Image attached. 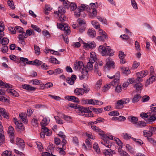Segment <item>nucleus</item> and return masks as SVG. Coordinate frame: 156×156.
I'll return each instance as SVG.
<instances>
[{"label":"nucleus","mask_w":156,"mask_h":156,"mask_svg":"<svg viewBox=\"0 0 156 156\" xmlns=\"http://www.w3.org/2000/svg\"><path fill=\"white\" fill-rule=\"evenodd\" d=\"M32 34H33V35H34L35 34L34 32L32 30H26V34H25V37H27L28 35L30 36Z\"/></svg>","instance_id":"obj_40"},{"label":"nucleus","mask_w":156,"mask_h":156,"mask_svg":"<svg viewBox=\"0 0 156 156\" xmlns=\"http://www.w3.org/2000/svg\"><path fill=\"white\" fill-rule=\"evenodd\" d=\"M12 155L11 151L8 150L4 151L2 154V156H11Z\"/></svg>","instance_id":"obj_37"},{"label":"nucleus","mask_w":156,"mask_h":156,"mask_svg":"<svg viewBox=\"0 0 156 156\" xmlns=\"http://www.w3.org/2000/svg\"><path fill=\"white\" fill-rule=\"evenodd\" d=\"M8 4L10 6V7L12 9H14L15 8V7L14 5L13 2L12 0H9L8 1Z\"/></svg>","instance_id":"obj_61"},{"label":"nucleus","mask_w":156,"mask_h":156,"mask_svg":"<svg viewBox=\"0 0 156 156\" xmlns=\"http://www.w3.org/2000/svg\"><path fill=\"white\" fill-rule=\"evenodd\" d=\"M143 132L144 136L145 137H147L151 136L153 134V133L152 131L151 130L150 128V130L148 131L147 132L146 130H144Z\"/></svg>","instance_id":"obj_27"},{"label":"nucleus","mask_w":156,"mask_h":156,"mask_svg":"<svg viewBox=\"0 0 156 156\" xmlns=\"http://www.w3.org/2000/svg\"><path fill=\"white\" fill-rule=\"evenodd\" d=\"M87 34L91 38L95 37L96 34V32L93 29H89L87 31Z\"/></svg>","instance_id":"obj_17"},{"label":"nucleus","mask_w":156,"mask_h":156,"mask_svg":"<svg viewBox=\"0 0 156 156\" xmlns=\"http://www.w3.org/2000/svg\"><path fill=\"white\" fill-rule=\"evenodd\" d=\"M141 97L139 94H137L135 95L132 99L133 102H136L138 101L140 98Z\"/></svg>","instance_id":"obj_46"},{"label":"nucleus","mask_w":156,"mask_h":156,"mask_svg":"<svg viewBox=\"0 0 156 156\" xmlns=\"http://www.w3.org/2000/svg\"><path fill=\"white\" fill-rule=\"evenodd\" d=\"M89 62L87 63V70H88L89 71L92 70L93 69V64L94 62H92V61L89 60Z\"/></svg>","instance_id":"obj_26"},{"label":"nucleus","mask_w":156,"mask_h":156,"mask_svg":"<svg viewBox=\"0 0 156 156\" xmlns=\"http://www.w3.org/2000/svg\"><path fill=\"white\" fill-rule=\"evenodd\" d=\"M16 144L19 148L23 150L25 147V142L24 140L20 138H16Z\"/></svg>","instance_id":"obj_5"},{"label":"nucleus","mask_w":156,"mask_h":156,"mask_svg":"<svg viewBox=\"0 0 156 156\" xmlns=\"http://www.w3.org/2000/svg\"><path fill=\"white\" fill-rule=\"evenodd\" d=\"M121 69L122 72L126 75H127L129 74L131 72L129 69H127V68L124 67H121Z\"/></svg>","instance_id":"obj_30"},{"label":"nucleus","mask_w":156,"mask_h":156,"mask_svg":"<svg viewBox=\"0 0 156 156\" xmlns=\"http://www.w3.org/2000/svg\"><path fill=\"white\" fill-rule=\"evenodd\" d=\"M48 51H49L52 54H54V55H60V53H59L58 51H54V50H52L48 49V50L46 49V51H45V52L46 53H48Z\"/></svg>","instance_id":"obj_42"},{"label":"nucleus","mask_w":156,"mask_h":156,"mask_svg":"<svg viewBox=\"0 0 156 156\" xmlns=\"http://www.w3.org/2000/svg\"><path fill=\"white\" fill-rule=\"evenodd\" d=\"M93 147L97 153H98L100 152V149L99 148L98 144L97 143H94L93 145Z\"/></svg>","instance_id":"obj_43"},{"label":"nucleus","mask_w":156,"mask_h":156,"mask_svg":"<svg viewBox=\"0 0 156 156\" xmlns=\"http://www.w3.org/2000/svg\"><path fill=\"white\" fill-rule=\"evenodd\" d=\"M143 85L140 83H136L134 86V87L139 92H140L142 89Z\"/></svg>","instance_id":"obj_24"},{"label":"nucleus","mask_w":156,"mask_h":156,"mask_svg":"<svg viewBox=\"0 0 156 156\" xmlns=\"http://www.w3.org/2000/svg\"><path fill=\"white\" fill-rule=\"evenodd\" d=\"M146 124L145 122L140 121L137 122L136 125V126L138 127L142 128L146 126Z\"/></svg>","instance_id":"obj_25"},{"label":"nucleus","mask_w":156,"mask_h":156,"mask_svg":"<svg viewBox=\"0 0 156 156\" xmlns=\"http://www.w3.org/2000/svg\"><path fill=\"white\" fill-rule=\"evenodd\" d=\"M151 110L147 112V114H151L152 115L156 114V104H152L151 106Z\"/></svg>","instance_id":"obj_13"},{"label":"nucleus","mask_w":156,"mask_h":156,"mask_svg":"<svg viewBox=\"0 0 156 156\" xmlns=\"http://www.w3.org/2000/svg\"><path fill=\"white\" fill-rule=\"evenodd\" d=\"M98 51L103 56H106L107 52V47H105L103 45H101L98 48Z\"/></svg>","instance_id":"obj_8"},{"label":"nucleus","mask_w":156,"mask_h":156,"mask_svg":"<svg viewBox=\"0 0 156 156\" xmlns=\"http://www.w3.org/2000/svg\"><path fill=\"white\" fill-rule=\"evenodd\" d=\"M88 70L85 67L83 68L81 73L79 74V76L80 79L82 80L83 79H87L88 76Z\"/></svg>","instance_id":"obj_3"},{"label":"nucleus","mask_w":156,"mask_h":156,"mask_svg":"<svg viewBox=\"0 0 156 156\" xmlns=\"http://www.w3.org/2000/svg\"><path fill=\"white\" fill-rule=\"evenodd\" d=\"M75 69H79L84 68L83 63L81 61H79L75 63L74 64Z\"/></svg>","instance_id":"obj_7"},{"label":"nucleus","mask_w":156,"mask_h":156,"mask_svg":"<svg viewBox=\"0 0 156 156\" xmlns=\"http://www.w3.org/2000/svg\"><path fill=\"white\" fill-rule=\"evenodd\" d=\"M147 139L150 143L156 146V141L153 138L151 137H147Z\"/></svg>","instance_id":"obj_55"},{"label":"nucleus","mask_w":156,"mask_h":156,"mask_svg":"<svg viewBox=\"0 0 156 156\" xmlns=\"http://www.w3.org/2000/svg\"><path fill=\"white\" fill-rule=\"evenodd\" d=\"M132 139L137 143L140 145H141L142 144H143V141L139 139H136L132 137Z\"/></svg>","instance_id":"obj_62"},{"label":"nucleus","mask_w":156,"mask_h":156,"mask_svg":"<svg viewBox=\"0 0 156 156\" xmlns=\"http://www.w3.org/2000/svg\"><path fill=\"white\" fill-rule=\"evenodd\" d=\"M99 134L102 137V139L104 140H109V139L115 140L116 138L113 136L112 135H109L108 136L106 135L104 133H99Z\"/></svg>","instance_id":"obj_9"},{"label":"nucleus","mask_w":156,"mask_h":156,"mask_svg":"<svg viewBox=\"0 0 156 156\" xmlns=\"http://www.w3.org/2000/svg\"><path fill=\"white\" fill-rule=\"evenodd\" d=\"M89 90V89L87 88L86 89H83L82 88H76L74 90V93L77 95H83L84 92L87 93Z\"/></svg>","instance_id":"obj_4"},{"label":"nucleus","mask_w":156,"mask_h":156,"mask_svg":"<svg viewBox=\"0 0 156 156\" xmlns=\"http://www.w3.org/2000/svg\"><path fill=\"white\" fill-rule=\"evenodd\" d=\"M130 122L136 124L137 122L138 121V118L134 116L130 117Z\"/></svg>","instance_id":"obj_47"},{"label":"nucleus","mask_w":156,"mask_h":156,"mask_svg":"<svg viewBox=\"0 0 156 156\" xmlns=\"http://www.w3.org/2000/svg\"><path fill=\"white\" fill-rule=\"evenodd\" d=\"M102 83V80L101 79H99L97 82L95 87L97 89H99L101 87Z\"/></svg>","instance_id":"obj_36"},{"label":"nucleus","mask_w":156,"mask_h":156,"mask_svg":"<svg viewBox=\"0 0 156 156\" xmlns=\"http://www.w3.org/2000/svg\"><path fill=\"white\" fill-rule=\"evenodd\" d=\"M101 142L103 144L108 148H110L112 146L111 144L110 143L109 140H105L103 139V140Z\"/></svg>","instance_id":"obj_22"},{"label":"nucleus","mask_w":156,"mask_h":156,"mask_svg":"<svg viewBox=\"0 0 156 156\" xmlns=\"http://www.w3.org/2000/svg\"><path fill=\"white\" fill-rule=\"evenodd\" d=\"M82 112H80L79 113V115H82L83 114H85L87 112H90V109L89 108H83Z\"/></svg>","instance_id":"obj_38"},{"label":"nucleus","mask_w":156,"mask_h":156,"mask_svg":"<svg viewBox=\"0 0 156 156\" xmlns=\"http://www.w3.org/2000/svg\"><path fill=\"white\" fill-rule=\"evenodd\" d=\"M14 131L13 128L11 126H9V127L8 133L9 134L10 141L12 143H14Z\"/></svg>","instance_id":"obj_2"},{"label":"nucleus","mask_w":156,"mask_h":156,"mask_svg":"<svg viewBox=\"0 0 156 156\" xmlns=\"http://www.w3.org/2000/svg\"><path fill=\"white\" fill-rule=\"evenodd\" d=\"M63 27V29L66 32V33H70V30L69 29V27L67 24H64V25Z\"/></svg>","instance_id":"obj_39"},{"label":"nucleus","mask_w":156,"mask_h":156,"mask_svg":"<svg viewBox=\"0 0 156 156\" xmlns=\"http://www.w3.org/2000/svg\"><path fill=\"white\" fill-rule=\"evenodd\" d=\"M54 118L56 120V121L57 123L60 124H62L63 123V121L59 118L58 116H55Z\"/></svg>","instance_id":"obj_44"},{"label":"nucleus","mask_w":156,"mask_h":156,"mask_svg":"<svg viewBox=\"0 0 156 156\" xmlns=\"http://www.w3.org/2000/svg\"><path fill=\"white\" fill-rule=\"evenodd\" d=\"M9 40L6 37H4L1 39V43L2 45H7L9 42Z\"/></svg>","instance_id":"obj_31"},{"label":"nucleus","mask_w":156,"mask_h":156,"mask_svg":"<svg viewBox=\"0 0 156 156\" xmlns=\"http://www.w3.org/2000/svg\"><path fill=\"white\" fill-rule=\"evenodd\" d=\"M114 54V52L112 49H111L109 46L107 47V52L106 56H112Z\"/></svg>","instance_id":"obj_33"},{"label":"nucleus","mask_w":156,"mask_h":156,"mask_svg":"<svg viewBox=\"0 0 156 156\" xmlns=\"http://www.w3.org/2000/svg\"><path fill=\"white\" fill-rule=\"evenodd\" d=\"M65 98L68 101L75 102H77L79 101V99L77 98L74 96H68Z\"/></svg>","instance_id":"obj_15"},{"label":"nucleus","mask_w":156,"mask_h":156,"mask_svg":"<svg viewBox=\"0 0 156 156\" xmlns=\"http://www.w3.org/2000/svg\"><path fill=\"white\" fill-rule=\"evenodd\" d=\"M77 22L79 23V26H86L85 22L84 20L79 19L77 20Z\"/></svg>","instance_id":"obj_45"},{"label":"nucleus","mask_w":156,"mask_h":156,"mask_svg":"<svg viewBox=\"0 0 156 156\" xmlns=\"http://www.w3.org/2000/svg\"><path fill=\"white\" fill-rule=\"evenodd\" d=\"M106 62V66L107 67L109 68L112 67L113 68H114L113 66L114 64V62L110 58H108L107 59Z\"/></svg>","instance_id":"obj_19"},{"label":"nucleus","mask_w":156,"mask_h":156,"mask_svg":"<svg viewBox=\"0 0 156 156\" xmlns=\"http://www.w3.org/2000/svg\"><path fill=\"white\" fill-rule=\"evenodd\" d=\"M90 8L88 5L82 4L80 6H79L78 8V11L82 12L83 10H86L87 11H89Z\"/></svg>","instance_id":"obj_10"},{"label":"nucleus","mask_w":156,"mask_h":156,"mask_svg":"<svg viewBox=\"0 0 156 156\" xmlns=\"http://www.w3.org/2000/svg\"><path fill=\"white\" fill-rule=\"evenodd\" d=\"M20 119L25 124H27L28 122L27 119V114L24 113H21L19 115Z\"/></svg>","instance_id":"obj_12"},{"label":"nucleus","mask_w":156,"mask_h":156,"mask_svg":"<svg viewBox=\"0 0 156 156\" xmlns=\"http://www.w3.org/2000/svg\"><path fill=\"white\" fill-rule=\"evenodd\" d=\"M22 87L24 89L29 91H34L35 90L36 88L33 87L32 86L26 84L22 85Z\"/></svg>","instance_id":"obj_11"},{"label":"nucleus","mask_w":156,"mask_h":156,"mask_svg":"<svg viewBox=\"0 0 156 156\" xmlns=\"http://www.w3.org/2000/svg\"><path fill=\"white\" fill-rule=\"evenodd\" d=\"M118 152L119 154L121 156H129L127 152L122 150L121 147L119 148Z\"/></svg>","instance_id":"obj_23"},{"label":"nucleus","mask_w":156,"mask_h":156,"mask_svg":"<svg viewBox=\"0 0 156 156\" xmlns=\"http://www.w3.org/2000/svg\"><path fill=\"white\" fill-rule=\"evenodd\" d=\"M34 48L35 53L38 55L40 53V49L39 47L35 44L34 45Z\"/></svg>","instance_id":"obj_60"},{"label":"nucleus","mask_w":156,"mask_h":156,"mask_svg":"<svg viewBox=\"0 0 156 156\" xmlns=\"http://www.w3.org/2000/svg\"><path fill=\"white\" fill-rule=\"evenodd\" d=\"M63 2V4L64 7V8L68 9L69 7V5L70 2L67 0H65Z\"/></svg>","instance_id":"obj_49"},{"label":"nucleus","mask_w":156,"mask_h":156,"mask_svg":"<svg viewBox=\"0 0 156 156\" xmlns=\"http://www.w3.org/2000/svg\"><path fill=\"white\" fill-rule=\"evenodd\" d=\"M129 99L125 98L119 100L115 105L116 108L120 109L123 108L124 106V104L129 102Z\"/></svg>","instance_id":"obj_1"},{"label":"nucleus","mask_w":156,"mask_h":156,"mask_svg":"<svg viewBox=\"0 0 156 156\" xmlns=\"http://www.w3.org/2000/svg\"><path fill=\"white\" fill-rule=\"evenodd\" d=\"M32 84L34 85H39L41 83V81L37 79L32 80H31Z\"/></svg>","instance_id":"obj_53"},{"label":"nucleus","mask_w":156,"mask_h":156,"mask_svg":"<svg viewBox=\"0 0 156 156\" xmlns=\"http://www.w3.org/2000/svg\"><path fill=\"white\" fill-rule=\"evenodd\" d=\"M148 114L149 116H151L149 117V120L151 121V122L154 121L156 120V116L155 115H152V113L151 114Z\"/></svg>","instance_id":"obj_59"},{"label":"nucleus","mask_w":156,"mask_h":156,"mask_svg":"<svg viewBox=\"0 0 156 156\" xmlns=\"http://www.w3.org/2000/svg\"><path fill=\"white\" fill-rule=\"evenodd\" d=\"M109 115L111 116H116L119 115V114L118 112L116 111H114L110 112Z\"/></svg>","instance_id":"obj_58"},{"label":"nucleus","mask_w":156,"mask_h":156,"mask_svg":"<svg viewBox=\"0 0 156 156\" xmlns=\"http://www.w3.org/2000/svg\"><path fill=\"white\" fill-rule=\"evenodd\" d=\"M50 61L52 63L55 64L59 63V61H58L56 58H51L49 59Z\"/></svg>","instance_id":"obj_48"},{"label":"nucleus","mask_w":156,"mask_h":156,"mask_svg":"<svg viewBox=\"0 0 156 156\" xmlns=\"http://www.w3.org/2000/svg\"><path fill=\"white\" fill-rule=\"evenodd\" d=\"M112 151L111 149L106 150L104 151V153L105 156H113L112 154L110 153Z\"/></svg>","instance_id":"obj_57"},{"label":"nucleus","mask_w":156,"mask_h":156,"mask_svg":"<svg viewBox=\"0 0 156 156\" xmlns=\"http://www.w3.org/2000/svg\"><path fill=\"white\" fill-rule=\"evenodd\" d=\"M115 140L116 141L117 144L119 146V147H121L122 148L123 145V143L119 139L116 138Z\"/></svg>","instance_id":"obj_54"},{"label":"nucleus","mask_w":156,"mask_h":156,"mask_svg":"<svg viewBox=\"0 0 156 156\" xmlns=\"http://www.w3.org/2000/svg\"><path fill=\"white\" fill-rule=\"evenodd\" d=\"M71 10L74 11L77 8V5L76 3L74 2H71L69 5Z\"/></svg>","instance_id":"obj_34"},{"label":"nucleus","mask_w":156,"mask_h":156,"mask_svg":"<svg viewBox=\"0 0 156 156\" xmlns=\"http://www.w3.org/2000/svg\"><path fill=\"white\" fill-rule=\"evenodd\" d=\"M36 143L37 145V148L39 151H42V149H43L42 144L40 142L38 141L36 142Z\"/></svg>","instance_id":"obj_41"},{"label":"nucleus","mask_w":156,"mask_h":156,"mask_svg":"<svg viewBox=\"0 0 156 156\" xmlns=\"http://www.w3.org/2000/svg\"><path fill=\"white\" fill-rule=\"evenodd\" d=\"M9 30L12 34H15L16 33V28L12 27H9Z\"/></svg>","instance_id":"obj_64"},{"label":"nucleus","mask_w":156,"mask_h":156,"mask_svg":"<svg viewBox=\"0 0 156 156\" xmlns=\"http://www.w3.org/2000/svg\"><path fill=\"white\" fill-rule=\"evenodd\" d=\"M66 12V10L64 8L60 7L58 8V11L55 12V13L57 14L58 16L63 15Z\"/></svg>","instance_id":"obj_14"},{"label":"nucleus","mask_w":156,"mask_h":156,"mask_svg":"<svg viewBox=\"0 0 156 156\" xmlns=\"http://www.w3.org/2000/svg\"><path fill=\"white\" fill-rule=\"evenodd\" d=\"M42 63V62L39 60L37 59H35L33 62V65H35L36 66H38Z\"/></svg>","instance_id":"obj_50"},{"label":"nucleus","mask_w":156,"mask_h":156,"mask_svg":"<svg viewBox=\"0 0 156 156\" xmlns=\"http://www.w3.org/2000/svg\"><path fill=\"white\" fill-rule=\"evenodd\" d=\"M91 12L89 13V16L90 18H93L96 16L97 15V11L96 9L90 10Z\"/></svg>","instance_id":"obj_28"},{"label":"nucleus","mask_w":156,"mask_h":156,"mask_svg":"<svg viewBox=\"0 0 156 156\" xmlns=\"http://www.w3.org/2000/svg\"><path fill=\"white\" fill-rule=\"evenodd\" d=\"M122 136L123 138L126 140H128L130 138L132 139V137H131V136L130 134H128L126 133H123L122 134Z\"/></svg>","instance_id":"obj_51"},{"label":"nucleus","mask_w":156,"mask_h":156,"mask_svg":"<svg viewBox=\"0 0 156 156\" xmlns=\"http://www.w3.org/2000/svg\"><path fill=\"white\" fill-rule=\"evenodd\" d=\"M6 91L7 92L10 93L12 95L14 96L18 97L19 96V94L14 90L8 88L6 90Z\"/></svg>","instance_id":"obj_16"},{"label":"nucleus","mask_w":156,"mask_h":156,"mask_svg":"<svg viewBox=\"0 0 156 156\" xmlns=\"http://www.w3.org/2000/svg\"><path fill=\"white\" fill-rule=\"evenodd\" d=\"M97 60V58L95 53L94 52H91L89 60L92 61V62H94Z\"/></svg>","instance_id":"obj_18"},{"label":"nucleus","mask_w":156,"mask_h":156,"mask_svg":"<svg viewBox=\"0 0 156 156\" xmlns=\"http://www.w3.org/2000/svg\"><path fill=\"white\" fill-rule=\"evenodd\" d=\"M0 115H2L4 118H6L7 119L9 118L7 114L5 109L2 108H0Z\"/></svg>","instance_id":"obj_20"},{"label":"nucleus","mask_w":156,"mask_h":156,"mask_svg":"<svg viewBox=\"0 0 156 156\" xmlns=\"http://www.w3.org/2000/svg\"><path fill=\"white\" fill-rule=\"evenodd\" d=\"M97 100L92 99H90V100H83V102L84 103L86 104L88 102V104L95 105H97Z\"/></svg>","instance_id":"obj_21"},{"label":"nucleus","mask_w":156,"mask_h":156,"mask_svg":"<svg viewBox=\"0 0 156 156\" xmlns=\"http://www.w3.org/2000/svg\"><path fill=\"white\" fill-rule=\"evenodd\" d=\"M147 139L150 143L156 146V141L153 138L151 137H147Z\"/></svg>","instance_id":"obj_56"},{"label":"nucleus","mask_w":156,"mask_h":156,"mask_svg":"<svg viewBox=\"0 0 156 156\" xmlns=\"http://www.w3.org/2000/svg\"><path fill=\"white\" fill-rule=\"evenodd\" d=\"M97 19L106 25L107 24V21L105 18H102L100 16H98L97 17Z\"/></svg>","instance_id":"obj_52"},{"label":"nucleus","mask_w":156,"mask_h":156,"mask_svg":"<svg viewBox=\"0 0 156 156\" xmlns=\"http://www.w3.org/2000/svg\"><path fill=\"white\" fill-rule=\"evenodd\" d=\"M91 23L94 27L96 29H97L100 28V25L98 22L94 20L92 21Z\"/></svg>","instance_id":"obj_32"},{"label":"nucleus","mask_w":156,"mask_h":156,"mask_svg":"<svg viewBox=\"0 0 156 156\" xmlns=\"http://www.w3.org/2000/svg\"><path fill=\"white\" fill-rule=\"evenodd\" d=\"M0 86H5L6 88H12V85L7 83H4L3 82L0 80Z\"/></svg>","instance_id":"obj_35"},{"label":"nucleus","mask_w":156,"mask_h":156,"mask_svg":"<svg viewBox=\"0 0 156 156\" xmlns=\"http://www.w3.org/2000/svg\"><path fill=\"white\" fill-rule=\"evenodd\" d=\"M91 127L93 130L96 132H98L99 133H103V131L102 130L96 126H91Z\"/></svg>","instance_id":"obj_29"},{"label":"nucleus","mask_w":156,"mask_h":156,"mask_svg":"<svg viewBox=\"0 0 156 156\" xmlns=\"http://www.w3.org/2000/svg\"><path fill=\"white\" fill-rule=\"evenodd\" d=\"M17 124L18 125H16V126L18 129H20L22 131L24 130V128L23 127V124L22 123L20 122L19 123V124Z\"/></svg>","instance_id":"obj_63"},{"label":"nucleus","mask_w":156,"mask_h":156,"mask_svg":"<svg viewBox=\"0 0 156 156\" xmlns=\"http://www.w3.org/2000/svg\"><path fill=\"white\" fill-rule=\"evenodd\" d=\"M83 44L84 48L88 49H92L95 48L96 46L95 43L93 41H91L89 43H83Z\"/></svg>","instance_id":"obj_6"}]
</instances>
